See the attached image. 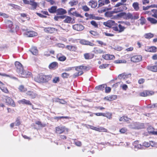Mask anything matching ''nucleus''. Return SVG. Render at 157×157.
Listing matches in <instances>:
<instances>
[{"instance_id": "1", "label": "nucleus", "mask_w": 157, "mask_h": 157, "mask_svg": "<svg viewBox=\"0 0 157 157\" xmlns=\"http://www.w3.org/2000/svg\"><path fill=\"white\" fill-rule=\"evenodd\" d=\"M15 66L17 68V71L19 75L21 77L25 78L30 75V72H26L24 70L22 64L19 62L16 61L15 63Z\"/></svg>"}, {"instance_id": "2", "label": "nucleus", "mask_w": 157, "mask_h": 157, "mask_svg": "<svg viewBox=\"0 0 157 157\" xmlns=\"http://www.w3.org/2000/svg\"><path fill=\"white\" fill-rule=\"evenodd\" d=\"M52 78L51 75H46L40 74L34 78L35 81L39 83H46L50 80Z\"/></svg>"}, {"instance_id": "3", "label": "nucleus", "mask_w": 157, "mask_h": 157, "mask_svg": "<svg viewBox=\"0 0 157 157\" xmlns=\"http://www.w3.org/2000/svg\"><path fill=\"white\" fill-rule=\"evenodd\" d=\"M127 8L126 6H121L120 7H118L117 9H115L113 11L106 12L105 13V15L107 17H111L112 16L113 14V13H117L123 10H126L127 9Z\"/></svg>"}, {"instance_id": "4", "label": "nucleus", "mask_w": 157, "mask_h": 157, "mask_svg": "<svg viewBox=\"0 0 157 157\" xmlns=\"http://www.w3.org/2000/svg\"><path fill=\"white\" fill-rule=\"evenodd\" d=\"M56 133L58 134H60L63 132L65 131H68V129L66 128L64 126H58L56 128Z\"/></svg>"}, {"instance_id": "5", "label": "nucleus", "mask_w": 157, "mask_h": 157, "mask_svg": "<svg viewBox=\"0 0 157 157\" xmlns=\"http://www.w3.org/2000/svg\"><path fill=\"white\" fill-rule=\"evenodd\" d=\"M5 100V102L7 105H10L13 107L15 106V104L12 99L10 97L5 96L4 98Z\"/></svg>"}, {"instance_id": "6", "label": "nucleus", "mask_w": 157, "mask_h": 157, "mask_svg": "<svg viewBox=\"0 0 157 157\" xmlns=\"http://www.w3.org/2000/svg\"><path fill=\"white\" fill-rule=\"evenodd\" d=\"M154 92L152 91H149L147 90H144L143 92H140L139 95L140 96L146 97L150 95H151L154 94Z\"/></svg>"}, {"instance_id": "7", "label": "nucleus", "mask_w": 157, "mask_h": 157, "mask_svg": "<svg viewBox=\"0 0 157 157\" xmlns=\"http://www.w3.org/2000/svg\"><path fill=\"white\" fill-rule=\"evenodd\" d=\"M131 125L132 128L136 129H142L144 128V124L139 123H134L132 124Z\"/></svg>"}, {"instance_id": "8", "label": "nucleus", "mask_w": 157, "mask_h": 157, "mask_svg": "<svg viewBox=\"0 0 157 157\" xmlns=\"http://www.w3.org/2000/svg\"><path fill=\"white\" fill-rule=\"evenodd\" d=\"M131 75V74H126L125 73H123L119 75L118 78L120 79H126L127 78H130Z\"/></svg>"}, {"instance_id": "9", "label": "nucleus", "mask_w": 157, "mask_h": 157, "mask_svg": "<svg viewBox=\"0 0 157 157\" xmlns=\"http://www.w3.org/2000/svg\"><path fill=\"white\" fill-rule=\"evenodd\" d=\"M84 27L81 24H76L73 26V28L74 30L78 31H81L84 29Z\"/></svg>"}, {"instance_id": "10", "label": "nucleus", "mask_w": 157, "mask_h": 157, "mask_svg": "<svg viewBox=\"0 0 157 157\" xmlns=\"http://www.w3.org/2000/svg\"><path fill=\"white\" fill-rule=\"evenodd\" d=\"M142 56L140 55L135 56L131 58V61L133 62H139L141 60Z\"/></svg>"}, {"instance_id": "11", "label": "nucleus", "mask_w": 157, "mask_h": 157, "mask_svg": "<svg viewBox=\"0 0 157 157\" xmlns=\"http://www.w3.org/2000/svg\"><path fill=\"white\" fill-rule=\"evenodd\" d=\"M155 65L153 66H148L147 67V69L153 72H157V61L155 62Z\"/></svg>"}, {"instance_id": "12", "label": "nucleus", "mask_w": 157, "mask_h": 157, "mask_svg": "<svg viewBox=\"0 0 157 157\" xmlns=\"http://www.w3.org/2000/svg\"><path fill=\"white\" fill-rule=\"evenodd\" d=\"M98 3V6L100 7L108 4L110 3V1L109 0H99Z\"/></svg>"}, {"instance_id": "13", "label": "nucleus", "mask_w": 157, "mask_h": 157, "mask_svg": "<svg viewBox=\"0 0 157 157\" xmlns=\"http://www.w3.org/2000/svg\"><path fill=\"white\" fill-rule=\"evenodd\" d=\"M18 102L19 104H25L29 105H32V104L30 101L28 100H26L25 99L19 100Z\"/></svg>"}, {"instance_id": "14", "label": "nucleus", "mask_w": 157, "mask_h": 157, "mask_svg": "<svg viewBox=\"0 0 157 157\" xmlns=\"http://www.w3.org/2000/svg\"><path fill=\"white\" fill-rule=\"evenodd\" d=\"M26 94L32 99L35 98L38 95L35 92L31 91H28L26 93Z\"/></svg>"}, {"instance_id": "15", "label": "nucleus", "mask_w": 157, "mask_h": 157, "mask_svg": "<svg viewBox=\"0 0 157 157\" xmlns=\"http://www.w3.org/2000/svg\"><path fill=\"white\" fill-rule=\"evenodd\" d=\"M115 24V21L112 20H108L103 23V25L109 28H111Z\"/></svg>"}, {"instance_id": "16", "label": "nucleus", "mask_w": 157, "mask_h": 157, "mask_svg": "<svg viewBox=\"0 0 157 157\" xmlns=\"http://www.w3.org/2000/svg\"><path fill=\"white\" fill-rule=\"evenodd\" d=\"M80 43L82 44L89 45L91 46H93L94 45V44L88 41L83 39L81 40L80 41Z\"/></svg>"}, {"instance_id": "17", "label": "nucleus", "mask_w": 157, "mask_h": 157, "mask_svg": "<svg viewBox=\"0 0 157 157\" xmlns=\"http://www.w3.org/2000/svg\"><path fill=\"white\" fill-rule=\"evenodd\" d=\"M93 52L96 54H102L105 53V52L99 48L97 47L94 48Z\"/></svg>"}, {"instance_id": "18", "label": "nucleus", "mask_w": 157, "mask_h": 157, "mask_svg": "<svg viewBox=\"0 0 157 157\" xmlns=\"http://www.w3.org/2000/svg\"><path fill=\"white\" fill-rule=\"evenodd\" d=\"M44 31L46 33H52L55 31V29L51 27L45 28L44 29Z\"/></svg>"}, {"instance_id": "19", "label": "nucleus", "mask_w": 157, "mask_h": 157, "mask_svg": "<svg viewBox=\"0 0 157 157\" xmlns=\"http://www.w3.org/2000/svg\"><path fill=\"white\" fill-rule=\"evenodd\" d=\"M156 48L155 46L151 47H147L145 49L146 51L152 52H156Z\"/></svg>"}, {"instance_id": "20", "label": "nucleus", "mask_w": 157, "mask_h": 157, "mask_svg": "<svg viewBox=\"0 0 157 157\" xmlns=\"http://www.w3.org/2000/svg\"><path fill=\"white\" fill-rule=\"evenodd\" d=\"M97 2L96 1L91 0L88 3V5L90 6L92 8H95L97 6Z\"/></svg>"}, {"instance_id": "21", "label": "nucleus", "mask_w": 157, "mask_h": 157, "mask_svg": "<svg viewBox=\"0 0 157 157\" xmlns=\"http://www.w3.org/2000/svg\"><path fill=\"white\" fill-rule=\"evenodd\" d=\"M25 34L27 36L29 37H32L36 36L37 34L36 33L33 31L27 32Z\"/></svg>"}, {"instance_id": "22", "label": "nucleus", "mask_w": 157, "mask_h": 157, "mask_svg": "<svg viewBox=\"0 0 157 157\" xmlns=\"http://www.w3.org/2000/svg\"><path fill=\"white\" fill-rule=\"evenodd\" d=\"M66 48L71 51L75 52L76 51L77 48L75 45H67Z\"/></svg>"}, {"instance_id": "23", "label": "nucleus", "mask_w": 157, "mask_h": 157, "mask_svg": "<svg viewBox=\"0 0 157 157\" xmlns=\"http://www.w3.org/2000/svg\"><path fill=\"white\" fill-rule=\"evenodd\" d=\"M87 67L84 66H80L75 67V70L78 72H83V71L86 70Z\"/></svg>"}, {"instance_id": "24", "label": "nucleus", "mask_w": 157, "mask_h": 157, "mask_svg": "<svg viewBox=\"0 0 157 157\" xmlns=\"http://www.w3.org/2000/svg\"><path fill=\"white\" fill-rule=\"evenodd\" d=\"M102 57L105 59H113L115 58L114 55L109 54H106L102 56Z\"/></svg>"}, {"instance_id": "25", "label": "nucleus", "mask_w": 157, "mask_h": 157, "mask_svg": "<svg viewBox=\"0 0 157 157\" xmlns=\"http://www.w3.org/2000/svg\"><path fill=\"white\" fill-rule=\"evenodd\" d=\"M30 5L32 6L30 9L31 10H34L36 9L37 4L36 2L30 0Z\"/></svg>"}, {"instance_id": "26", "label": "nucleus", "mask_w": 157, "mask_h": 157, "mask_svg": "<svg viewBox=\"0 0 157 157\" xmlns=\"http://www.w3.org/2000/svg\"><path fill=\"white\" fill-rule=\"evenodd\" d=\"M58 67V63L57 62H54L51 63L49 66L50 69H54Z\"/></svg>"}, {"instance_id": "27", "label": "nucleus", "mask_w": 157, "mask_h": 157, "mask_svg": "<svg viewBox=\"0 0 157 157\" xmlns=\"http://www.w3.org/2000/svg\"><path fill=\"white\" fill-rule=\"evenodd\" d=\"M66 10L62 8H60L57 10L56 13L58 15H63L66 13Z\"/></svg>"}, {"instance_id": "28", "label": "nucleus", "mask_w": 157, "mask_h": 157, "mask_svg": "<svg viewBox=\"0 0 157 157\" xmlns=\"http://www.w3.org/2000/svg\"><path fill=\"white\" fill-rule=\"evenodd\" d=\"M117 98V96L116 95H112L107 96L105 97V98L109 101H112L115 100Z\"/></svg>"}, {"instance_id": "29", "label": "nucleus", "mask_w": 157, "mask_h": 157, "mask_svg": "<svg viewBox=\"0 0 157 157\" xmlns=\"http://www.w3.org/2000/svg\"><path fill=\"white\" fill-rule=\"evenodd\" d=\"M91 128L96 131L99 132L103 131L104 132H107V130L106 129L102 127H101L100 128H98L96 127H92V128Z\"/></svg>"}, {"instance_id": "30", "label": "nucleus", "mask_w": 157, "mask_h": 157, "mask_svg": "<svg viewBox=\"0 0 157 157\" xmlns=\"http://www.w3.org/2000/svg\"><path fill=\"white\" fill-rule=\"evenodd\" d=\"M30 51L33 55H37L38 53V50L36 47H33L30 49Z\"/></svg>"}, {"instance_id": "31", "label": "nucleus", "mask_w": 157, "mask_h": 157, "mask_svg": "<svg viewBox=\"0 0 157 157\" xmlns=\"http://www.w3.org/2000/svg\"><path fill=\"white\" fill-rule=\"evenodd\" d=\"M106 87V85L105 84H103L96 86L95 89L96 90H104Z\"/></svg>"}, {"instance_id": "32", "label": "nucleus", "mask_w": 157, "mask_h": 157, "mask_svg": "<svg viewBox=\"0 0 157 157\" xmlns=\"http://www.w3.org/2000/svg\"><path fill=\"white\" fill-rule=\"evenodd\" d=\"M57 7L56 6H52L48 9V11L51 13H54L56 12Z\"/></svg>"}, {"instance_id": "33", "label": "nucleus", "mask_w": 157, "mask_h": 157, "mask_svg": "<svg viewBox=\"0 0 157 157\" xmlns=\"http://www.w3.org/2000/svg\"><path fill=\"white\" fill-rule=\"evenodd\" d=\"M132 6L136 11H138L139 9V4L137 2H134Z\"/></svg>"}, {"instance_id": "34", "label": "nucleus", "mask_w": 157, "mask_h": 157, "mask_svg": "<svg viewBox=\"0 0 157 157\" xmlns=\"http://www.w3.org/2000/svg\"><path fill=\"white\" fill-rule=\"evenodd\" d=\"M78 3V2L77 0H72L69 3V4L71 6H73L76 5Z\"/></svg>"}, {"instance_id": "35", "label": "nucleus", "mask_w": 157, "mask_h": 157, "mask_svg": "<svg viewBox=\"0 0 157 157\" xmlns=\"http://www.w3.org/2000/svg\"><path fill=\"white\" fill-rule=\"evenodd\" d=\"M132 14L128 13H125L124 18L126 19H131L132 20Z\"/></svg>"}, {"instance_id": "36", "label": "nucleus", "mask_w": 157, "mask_h": 157, "mask_svg": "<svg viewBox=\"0 0 157 157\" xmlns=\"http://www.w3.org/2000/svg\"><path fill=\"white\" fill-rule=\"evenodd\" d=\"M144 36L146 39L151 38L154 36V34L151 33H146L144 35Z\"/></svg>"}, {"instance_id": "37", "label": "nucleus", "mask_w": 157, "mask_h": 157, "mask_svg": "<svg viewBox=\"0 0 157 157\" xmlns=\"http://www.w3.org/2000/svg\"><path fill=\"white\" fill-rule=\"evenodd\" d=\"M3 85V83L2 84H1V85H0V89L4 93H8V90L7 88L6 87H4Z\"/></svg>"}, {"instance_id": "38", "label": "nucleus", "mask_w": 157, "mask_h": 157, "mask_svg": "<svg viewBox=\"0 0 157 157\" xmlns=\"http://www.w3.org/2000/svg\"><path fill=\"white\" fill-rule=\"evenodd\" d=\"M139 17V14L137 13L134 14H132V20H136Z\"/></svg>"}, {"instance_id": "39", "label": "nucleus", "mask_w": 157, "mask_h": 157, "mask_svg": "<svg viewBox=\"0 0 157 157\" xmlns=\"http://www.w3.org/2000/svg\"><path fill=\"white\" fill-rule=\"evenodd\" d=\"M147 20L152 24H156L157 23V20L151 17H148L147 18Z\"/></svg>"}, {"instance_id": "40", "label": "nucleus", "mask_w": 157, "mask_h": 157, "mask_svg": "<svg viewBox=\"0 0 157 157\" xmlns=\"http://www.w3.org/2000/svg\"><path fill=\"white\" fill-rule=\"evenodd\" d=\"M71 14L73 16H75L77 17H80L82 18V16L80 14L78 13L77 11H75L74 12H72L71 13Z\"/></svg>"}, {"instance_id": "41", "label": "nucleus", "mask_w": 157, "mask_h": 157, "mask_svg": "<svg viewBox=\"0 0 157 157\" xmlns=\"http://www.w3.org/2000/svg\"><path fill=\"white\" fill-rule=\"evenodd\" d=\"M118 26L119 28V33H121L124 31L125 29V27L121 24H119Z\"/></svg>"}, {"instance_id": "42", "label": "nucleus", "mask_w": 157, "mask_h": 157, "mask_svg": "<svg viewBox=\"0 0 157 157\" xmlns=\"http://www.w3.org/2000/svg\"><path fill=\"white\" fill-rule=\"evenodd\" d=\"M35 124L41 127H44L46 125L45 124H42L40 121H36Z\"/></svg>"}, {"instance_id": "43", "label": "nucleus", "mask_w": 157, "mask_h": 157, "mask_svg": "<svg viewBox=\"0 0 157 157\" xmlns=\"http://www.w3.org/2000/svg\"><path fill=\"white\" fill-rule=\"evenodd\" d=\"M139 20L140 21V24L143 25L145 24L146 21L143 17H141Z\"/></svg>"}, {"instance_id": "44", "label": "nucleus", "mask_w": 157, "mask_h": 157, "mask_svg": "<svg viewBox=\"0 0 157 157\" xmlns=\"http://www.w3.org/2000/svg\"><path fill=\"white\" fill-rule=\"evenodd\" d=\"M65 17L66 18L64 20V23H70L72 19L70 17L66 16Z\"/></svg>"}, {"instance_id": "45", "label": "nucleus", "mask_w": 157, "mask_h": 157, "mask_svg": "<svg viewBox=\"0 0 157 157\" xmlns=\"http://www.w3.org/2000/svg\"><path fill=\"white\" fill-rule=\"evenodd\" d=\"M90 24L95 28H98V24L94 21H92L90 22Z\"/></svg>"}, {"instance_id": "46", "label": "nucleus", "mask_w": 157, "mask_h": 157, "mask_svg": "<svg viewBox=\"0 0 157 157\" xmlns=\"http://www.w3.org/2000/svg\"><path fill=\"white\" fill-rule=\"evenodd\" d=\"M111 47V49H114L118 51H121L123 49L122 47L118 45L115 46L113 48L112 47Z\"/></svg>"}, {"instance_id": "47", "label": "nucleus", "mask_w": 157, "mask_h": 157, "mask_svg": "<svg viewBox=\"0 0 157 157\" xmlns=\"http://www.w3.org/2000/svg\"><path fill=\"white\" fill-rule=\"evenodd\" d=\"M18 89L21 92H25L27 91V89L25 88L23 85L20 86Z\"/></svg>"}, {"instance_id": "48", "label": "nucleus", "mask_w": 157, "mask_h": 157, "mask_svg": "<svg viewBox=\"0 0 157 157\" xmlns=\"http://www.w3.org/2000/svg\"><path fill=\"white\" fill-rule=\"evenodd\" d=\"M83 74V72H76L73 75V77L74 78H76L77 77H78L80 75H82Z\"/></svg>"}, {"instance_id": "49", "label": "nucleus", "mask_w": 157, "mask_h": 157, "mask_svg": "<svg viewBox=\"0 0 157 157\" xmlns=\"http://www.w3.org/2000/svg\"><path fill=\"white\" fill-rule=\"evenodd\" d=\"M152 11L153 13L152 14V16L154 17L157 18V10H152Z\"/></svg>"}, {"instance_id": "50", "label": "nucleus", "mask_w": 157, "mask_h": 157, "mask_svg": "<svg viewBox=\"0 0 157 157\" xmlns=\"http://www.w3.org/2000/svg\"><path fill=\"white\" fill-rule=\"evenodd\" d=\"M147 107L148 108H152L157 107V103H156L152 105H147Z\"/></svg>"}, {"instance_id": "51", "label": "nucleus", "mask_w": 157, "mask_h": 157, "mask_svg": "<svg viewBox=\"0 0 157 157\" xmlns=\"http://www.w3.org/2000/svg\"><path fill=\"white\" fill-rule=\"evenodd\" d=\"M151 145L152 146H153L151 144V143H149L148 142H145L143 143V147H148Z\"/></svg>"}, {"instance_id": "52", "label": "nucleus", "mask_w": 157, "mask_h": 157, "mask_svg": "<svg viewBox=\"0 0 157 157\" xmlns=\"http://www.w3.org/2000/svg\"><path fill=\"white\" fill-rule=\"evenodd\" d=\"M126 62V61L124 60H117L114 61V63H125Z\"/></svg>"}, {"instance_id": "53", "label": "nucleus", "mask_w": 157, "mask_h": 157, "mask_svg": "<svg viewBox=\"0 0 157 157\" xmlns=\"http://www.w3.org/2000/svg\"><path fill=\"white\" fill-rule=\"evenodd\" d=\"M155 5H152L146 7L143 6V10H146L148 9L150 7H155Z\"/></svg>"}, {"instance_id": "54", "label": "nucleus", "mask_w": 157, "mask_h": 157, "mask_svg": "<svg viewBox=\"0 0 157 157\" xmlns=\"http://www.w3.org/2000/svg\"><path fill=\"white\" fill-rule=\"evenodd\" d=\"M124 3H122V2H118V3H117L115 6V7H120L121 6H126L125 5H124Z\"/></svg>"}, {"instance_id": "55", "label": "nucleus", "mask_w": 157, "mask_h": 157, "mask_svg": "<svg viewBox=\"0 0 157 157\" xmlns=\"http://www.w3.org/2000/svg\"><path fill=\"white\" fill-rule=\"evenodd\" d=\"M70 75L66 73H63L61 75L62 77L63 78H67Z\"/></svg>"}, {"instance_id": "56", "label": "nucleus", "mask_w": 157, "mask_h": 157, "mask_svg": "<svg viewBox=\"0 0 157 157\" xmlns=\"http://www.w3.org/2000/svg\"><path fill=\"white\" fill-rule=\"evenodd\" d=\"M59 81V77H55L53 80L52 82L54 83H56Z\"/></svg>"}, {"instance_id": "57", "label": "nucleus", "mask_w": 157, "mask_h": 157, "mask_svg": "<svg viewBox=\"0 0 157 157\" xmlns=\"http://www.w3.org/2000/svg\"><path fill=\"white\" fill-rule=\"evenodd\" d=\"M135 150L136 149H144L143 147V145H141V144H137V145L136 146V147L134 148Z\"/></svg>"}, {"instance_id": "58", "label": "nucleus", "mask_w": 157, "mask_h": 157, "mask_svg": "<svg viewBox=\"0 0 157 157\" xmlns=\"http://www.w3.org/2000/svg\"><path fill=\"white\" fill-rule=\"evenodd\" d=\"M82 9L85 11H88L89 10V8L86 5L82 7Z\"/></svg>"}, {"instance_id": "59", "label": "nucleus", "mask_w": 157, "mask_h": 157, "mask_svg": "<svg viewBox=\"0 0 157 157\" xmlns=\"http://www.w3.org/2000/svg\"><path fill=\"white\" fill-rule=\"evenodd\" d=\"M74 144L78 146H81L82 145V143L80 141L75 140L74 141Z\"/></svg>"}, {"instance_id": "60", "label": "nucleus", "mask_w": 157, "mask_h": 157, "mask_svg": "<svg viewBox=\"0 0 157 157\" xmlns=\"http://www.w3.org/2000/svg\"><path fill=\"white\" fill-rule=\"evenodd\" d=\"M57 57L58 58L59 60L60 61H64L66 59V57L64 56H60L59 57H58V56H57Z\"/></svg>"}, {"instance_id": "61", "label": "nucleus", "mask_w": 157, "mask_h": 157, "mask_svg": "<svg viewBox=\"0 0 157 157\" xmlns=\"http://www.w3.org/2000/svg\"><path fill=\"white\" fill-rule=\"evenodd\" d=\"M108 64H102V65H100L99 67L100 69H104L108 67Z\"/></svg>"}, {"instance_id": "62", "label": "nucleus", "mask_w": 157, "mask_h": 157, "mask_svg": "<svg viewBox=\"0 0 157 157\" xmlns=\"http://www.w3.org/2000/svg\"><path fill=\"white\" fill-rule=\"evenodd\" d=\"M96 42L98 43L99 44H100L101 45H103L104 46H106V44L105 43L101 41L97 40H96Z\"/></svg>"}, {"instance_id": "63", "label": "nucleus", "mask_w": 157, "mask_h": 157, "mask_svg": "<svg viewBox=\"0 0 157 157\" xmlns=\"http://www.w3.org/2000/svg\"><path fill=\"white\" fill-rule=\"evenodd\" d=\"M21 122L20 120L17 118L15 122V125L16 126H18L20 124Z\"/></svg>"}, {"instance_id": "64", "label": "nucleus", "mask_w": 157, "mask_h": 157, "mask_svg": "<svg viewBox=\"0 0 157 157\" xmlns=\"http://www.w3.org/2000/svg\"><path fill=\"white\" fill-rule=\"evenodd\" d=\"M7 24L8 25V26L10 28H11L13 26L12 22L10 21H8Z\"/></svg>"}]
</instances>
